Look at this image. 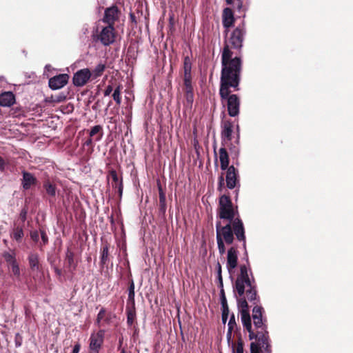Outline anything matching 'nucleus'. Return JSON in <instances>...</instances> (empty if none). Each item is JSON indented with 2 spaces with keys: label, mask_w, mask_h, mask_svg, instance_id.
I'll use <instances>...</instances> for the list:
<instances>
[{
  "label": "nucleus",
  "mask_w": 353,
  "mask_h": 353,
  "mask_svg": "<svg viewBox=\"0 0 353 353\" xmlns=\"http://www.w3.org/2000/svg\"><path fill=\"white\" fill-rule=\"evenodd\" d=\"M248 272L249 270L245 265H241L240 274L235 282V292L239 296L237 299V305L241 313L242 323L249 332V338L252 340L255 335L254 330L252 329L248 305L244 295L247 296L248 300L255 301L256 299V289L252 274L251 272L249 274Z\"/></svg>",
  "instance_id": "1"
},
{
  "label": "nucleus",
  "mask_w": 353,
  "mask_h": 353,
  "mask_svg": "<svg viewBox=\"0 0 353 353\" xmlns=\"http://www.w3.org/2000/svg\"><path fill=\"white\" fill-rule=\"evenodd\" d=\"M232 52L226 45L221 55V94H226L228 85L234 87V91L239 90L241 72V60L239 57L232 58Z\"/></svg>",
  "instance_id": "2"
},
{
  "label": "nucleus",
  "mask_w": 353,
  "mask_h": 353,
  "mask_svg": "<svg viewBox=\"0 0 353 353\" xmlns=\"http://www.w3.org/2000/svg\"><path fill=\"white\" fill-rule=\"evenodd\" d=\"M236 235L239 241H243L245 248V229L242 221L239 218L234 219L231 223L221 225V222L216 223V239L218 250L221 256L225 253V245H231Z\"/></svg>",
  "instance_id": "3"
},
{
  "label": "nucleus",
  "mask_w": 353,
  "mask_h": 353,
  "mask_svg": "<svg viewBox=\"0 0 353 353\" xmlns=\"http://www.w3.org/2000/svg\"><path fill=\"white\" fill-rule=\"evenodd\" d=\"M263 307L256 305L252 310V319L254 327L257 330L256 332H254L255 336L253 339H258L259 341L262 342L263 346L266 345L268 347V332L266 331V326L263 320Z\"/></svg>",
  "instance_id": "4"
},
{
  "label": "nucleus",
  "mask_w": 353,
  "mask_h": 353,
  "mask_svg": "<svg viewBox=\"0 0 353 353\" xmlns=\"http://www.w3.org/2000/svg\"><path fill=\"white\" fill-rule=\"evenodd\" d=\"M231 88L234 90L233 86L228 85L226 94H221V83L220 82L219 94L221 100L227 101L228 114L234 117L239 114L240 100L236 94H230L232 92Z\"/></svg>",
  "instance_id": "5"
},
{
  "label": "nucleus",
  "mask_w": 353,
  "mask_h": 353,
  "mask_svg": "<svg viewBox=\"0 0 353 353\" xmlns=\"http://www.w3.org/2000/svg\"><path fill=\"white\" fill-rule=\"evenodd\" d=\"M236 212L229 196L223 195L219 199V216L221 219H226L231 223L236 217Z\"/></svg>",
  "instance_id": "6"
},
{
  "label": "nucleus",
  "mask_w": 353,
  "mask_h": 353,
  "mask_svg": "<svg viewBox=\"0 0 353 353\" xmlns=\"http://www.w3.org/2000/svg\"><path fill=\"white\" fill-rule=\"evenodd\" d=\"M28 260L32 272H35L32 275L33 279L35 281L42 282L43 272L39 261V254L35 252H30L28 254Z\"/></svg>",
  "instance_id": "7"
},
{
  "label": "nucleus",
  "mask_w": 353,
  "mask_h": 353,
  "mask_svg": "<svg viewBox=\"0 0 353 353\" xmlns=\"http://www.w3.org/2000/svg\"><path fill=\"white\" fill-rule=\"evenodd\" d=\"M97 39L104 46H109L114 43L115 40V31L114 26H108L102 28L99 32Z\"/></svg>",
  "instance_id": "8"
},
{
  "label": "nucleus",
  "mask_w": 353,
  "mask_h": 353,
  "mask_svg": "<svg viewBox=\"0 0 353 353\" xmlns=\"http://www.w3.org/2000/svg\"><path fill=\"white\" fill-rule=\"evenodd\" d=\"M238 265V251L236 248L232 246L227 252L226 268L230 276L234 273Z\"/></svg>",
  "instance_id": "9"
},
{
  "label": "nucleus",
  "mask_w": 353,
  "mask_h": 353,
  "mask_svg": "<svg viewBox=\"0 0 353 353\" xmlns=\"http://www.w3.org/2000/svg\"><path fill=\"white\" fill-rule=\"evenodd\" d=\"M91 77V72L88 68L81 69L74 73L72 79L73 83L75 86H83L92 78Z\"/></svg>",
  "instance_id": "10"
},
{
  "label": "nucleus",
  "mask_w": 353,
  "mask_h": 353,
  "mask_svg": "<svg viewBox=\"0 0 353 353\" xmlns=\"http://www.w3.org/2000/svg\"><path fill=\"white\" fill-rule=\"evenodd\" d=\"M104 332L99 331L97 333H93L90 338V349L94 353H99V350L103 343Z\"/></svg>",
  "instance_id": "11"
},
{
  "label": "nucleus",
  "mask_w": 353,
  "mask_h": 353,
  "mask_svg": "<svg viewBox=\"0 0 353 353\" xmlns=\"http://www.w3.org/2000/svg\"><path fill=\"white\" fill-rule=\"evenodd\" d=\"M69 79V76L66 74H61L54 76L49 79V87L52 90H59L64 87Z\"/></svg>",
  "instance_id": "12"
},
{
  "label": "nucleus",
  "mask_w": 353,
  "mask_h": 353,
  "mask_svg": "<svg viewBox=\"0 0 353 353\" xmlns=\"http://www.w3.org/2000/svg\"><path fill=\"white\" fill-rule=\"evenodd\" d=\"M226 170L225 181L227 187L229 189H234L238 183V171L233 165L230 166Z\"/></svg>",
  "instance_id": "13"
},
{
  "label": "nucleus",
  "mask_w": 353,
  "mask_h": 353,
  "mask_svg": "<svg viewBox=\"0 0 353 353\" xmlns=\"http://www.w3.org/2000/svg\"><path fill=\"white\" fill-rule=\"evenodd\" d=\"M244 31L239 28H236L232 33L231 37L229 40V43L231 46L234 48H240L242 46V43L243 40Z\"/></svg>",
  "instance_id": "14"
},
{
  "label": "nucleus",
  "mask_w": 353,
  "mask_h": 353,
  "mask_svg": "<svg viewBox=\"0 0 353 353\" xmlns=\"http://www.w3.org/2000/svg\"><path fill=\"white\" fill-rule=\"evenodd\" d=\"M232 123L230 121H225L222 126L221 139L223 144L227 145L232 139Z\"/></svg>",
  "instance_id": "15"
},
{
  "label": "nucleus",
  "mask_w": 353,
  "mask_h": 353,
  "mask_svg": "<svg viewBox=\"0 0 353 353\" xmlns=\"http://www.w3.org/2000/svg\"><path fill=\"white\" fill-rule=\"evenodd\" d=\"M117 8L115 6L108 8L105 10L103 21L107 23L109 26L112 25V26H114V21L117 20Z\"/></svg>",
  "instance_id": "16"
},
{
  "label": "nucleus",
  "mask_w": 353,
  "mask_h": 353,
  "mask_svg": "<svg viewBox=\"0 0 353 353\" xmlns=\"http://www.w3.org/2000/svg\"><path fill=\"white\" fill-rule=\"evenodd\" d=\"M22 174L21 185L25 190H29L32 185L36 184L37 179L32 174L23 171Z\"/></svg>",
  "instance_id": "17"
},
{
  "label": "nucleus",
  "mask_w": 353,
  "mask_h": 353,
  "mask_svg": "<svg viewBox=\"0 0 353 353\" xmlns=\"http://www.w3.org/2000/svg\"><path fill=\"white\" fill-rule=\"evenodd\" d=\"M15 103V97L12 92H4L0 94V105L10 107Z\"/></svg>",
  "instance_id": "18"
},
{
  "label": "nucleus",
  "mask_w": 353,
  "mask_h": 353,
  "mask_svg": "<svg viewBox=\"0 0 353 353\" xmlns=\"http://www.w3.org/2000/svg\"><path fill=\"white\" fill-rule=\"evenodd\" d=\"M234 23V15L232 10L226 8L223 10V25L225 28H228L233 26Z\"/></svg>",
  "instance_id": "19"
},
{
  "label": "nucleus",
  "mask_w": 353,
  "mask_h": 353,
  "mask_svg": "<svg viewBox=\"0 0 353 353\" xmlns=\"http://www.w3.org/2000/svg\"><path fill=\"white\" fill-rule=\"evenodd\" d=\"M219 160L221 170H225L230 167L228 166L229 157L226 149L224 147L221 148L219 150Z\"/></svg>",
  "instance_id": "20"
},
{
  "label": "nucleus",
  "mask_w": 353,
  "mask_h": 353,
  "mask_svg": "<svg viewBox=\"0 0 353 353\" xmlns=\"http://www.w3.org/2000/svg\"><path fill=\"white\" fill-rule=\"evenodd\" d=\"M90 137H94L95 135L98 134L97 137L94 138V140L96 141H99L103 137V128L101 125H97L93 126L90 132H89Z\"/></svg>",
  "instance_id": "21"
},
{
  "label": "nucleus",
  "mask_w": 353,
  "mask_h": 353,
  "mask_svg": "<svg viewBox=\"0 0 353 353\" xmlns=\"http://www.w3.org/2000/svg\"><path fill=\"white\" fill-rule=\"evenodd\" d=\"M228 330L227 333V339L228 342L230 341L231 337H232V331L236 327V323L235 321V317L234 314H232L230 317L229 322H228Z\"/></svg>",
  "instance_id": "22"
},
{
  "label": "nucleus",
  "mask_w": 353,
  "mask_h": 353,
  "mask_svg": "<svg viewBox=\"0 0 353 353\" xmlns=\"http://www.w3.org/2000/svg\"><path fill=\"white\" fill-rule=\"evenodd\" d=\"M105 69V65L103 63H99L91 72L92 78L97 79V77L102 75L103 72Z\"/></svg>",
  "instance_id": "23"
},
{
  "label": "nucleus",
  "mask_w": 353,
  "mask_h": 353,
  "mask_svg": "<svg viewBox=\"0 0 353 353\" xmlns=\"http://www.w3.org/2000/svg\"><path fill=\"white\" fill-rule=\"evenodd\" d=\"M221 305H222V321L223 323H225L228 315H229V309L227 305V301L225 297L223 296L221 299Z\"/></svg>",
  "instance_id": "24"
},
{
  "label": "nucleus",
  "mask_w": 353,
  "mask_h": 353,
  "mask_svg": "<svg viewBox=\"0 0 353 353\" xmlns=\"http://www.w3.org/2000/svg\"><path fill=\"white\" fill-rule=\"evenodd\" d=\"M3 256L8 267L17 263L15 254L14 252H4Z\"/></svg>",
  "instance_id": "25"
},
{
  "label": "nucleus",
  "mask_w": 353,
  "mask_h": 353,
  "mask_svg": "<svg viewBox=\"0 0 353 353\" xmlns=\"http://www.w3.org/2000/svg\"><path fill=\"white\" fill-rule=\"evenodd\" d=\"M48 194L54 196L56 194V187L49 181H46L43 185Z\"/></svg>",
  "instance_id": "26"
},
{
  "label": "nucleus",
  "mask_w": 353,
  "mask_h": 353,
  "mask_svg": "<svg viewBox=\"0 0 353 353\" xmlns=\"http://www.w3.org/2000/svg\"><path fill=\"white\" fill-rule=\"evenodd\" d=\"M23 236V231L21 228H16L13 230L11 237L17 241H20Z\"/></svg>",
  "instance_id": "27"
},
{
  "label": "nucleus",
  "mask_w": 353,
  "mask_h": 353,
  "mask_svg": "<svg viewBox=\"0 0 353 353\" xmlns=\"http://www.w3.org/2000/svg\"><path fill=\"white\" fill-rule=\"evenodd\" d=\"M65 259L69 266L74 270L76 268V264L74 262V253L69 249L67 250Z\"/></svg>",
  "instance_id": "28"
},
{
  "label": "nucleus",
  "mask_w": 353,
  "mask_h": 353,
  "mask_svg": "<svg viewBox=\"0 0 353 353\" xmlns=\"http://www.w3.org/2000/svg\"><path fill=\"white\" fill-rule=\"evenodd\" d=\"M232 348L233 353H243V343L241 339L238 340L237 343H232Z\"/></svg>",
  "instance_id": "29"
},
{
  "label": "nucleus",
  "mask_w": 353,
  "mask_h": 353,
  "mask_svg": "<svg viewBox=\"0 0 353 353\" xmlns=\"http://www.w3.org/2000/svg\"><path fill=\"white\" fill-rule=\"evenodd\" d=\"M121 85H118L114 90L112 94V97L117 105H120L121 103Z\"/></svg>",
  "instance_id": "30"
},
{
  "label": "nucleus",
  "mask_w": 353,
  "mask_h": 353,
  "mask_svg": "<svg viewBox=\"0 0 353 353\" xmlns=\"http://www.w3.org/2000/svg\"><path fill=\"white\" fill-rule=\"evenodd\" d=\"M191 61L188 57H185L183 61L184 74H191Z\"/></svg>",
  "instance_id": "31"
},
{
  "label": "nucleus",
  "mask_w": 353,
  "mask_h": 353,
  "mask_svg": "<svg viewBox=\"0 0 353 353\" xmlns=\"http://www.w3.org/2000/svg\"><path fill=\"white\" fill-rule=\"evenodd\" d=\"M128 301L134 303V284L133 281L130 283L128 289Z\"/></svg>",
  "instance_id": "32"
},
{
  "label": "nucleus",
  "mask_w": 353,
  "mask_h": 353,
  "mask_svg": "<svg viewBox=\"0 0 353 353\" xmlns=\"http://www.w3.org/2000/svg\"><path fill=\"white\" fill-rule=\"evenodd\" d=\"M8 268L11 270L12 274L15 277H17V279L20 277L21 271L17 262L9 266Z\"/></svg>",
  "instance_id": "33"
},
{
  "label": "nucleus",
  "mask_w": 353,
  "mask_h": 353,
  "mask_svg": "<svg viewBox=\"0 0 353 353\" xmlns=\"http://www.w3.org/2000/svg\"><path fill=\"white\" fill-rule=\"evenodd\" d=\"M112 188L117 190L119 196H121L123 192V183L122 181L112 183Z\"/></svg>",
  "instance_id": "34"
},
{
  "label": "nucleus",
  "mask_w": 353,
  "mask_h": 353,
  "mask_svg": "<svg viewBox=\"0 0 353 353\" xmlns=\"http://www.w3.org/2000/svg\"><path fill=\"white\" fill-rule=\"evenodd\" d=\"M108 247L104 246L102 249V253H101V263L103 264H105L106 263V261L108 260Z\"/></svg>",
  "instance_id": "35"
},
{
  "label": "nucleus",
  "mask_w": 353,
  "mask_h": 353,
  "mask_svg": "<svg viewBox=\"0 0 353 353\" xmlns=\"http://www.w3.org/2000/svg\"><path fill=\"white\" fill-rule=\"evenodd\" d=\"M216 273H217V279H218L220 284L222 285H223V279H222V274H221L222 270H221V265L219 262H217V263L216 265Z\"/></svg>",
  "instance_id": "36"
},
{
  "label": "nucleus",
  "mask_w": 353,
  "mask_h": 353,
  "mask_svg": "<svg viewBox=\"0 0 353 353\" xmlns=\"http://www.w3.org/2000/svg\"><path fill=\"white\" fill-rule=\"evenodd\" d=\"M185 99H186L187 103L190 105H192V103L194 101L193 92L192 91H186Z\"/></svg>",
  "instance_id": "37"
},
{
  "label": "nucleus",
  "mask_w": 353,
  "mask_h": 353,
  "mask_svg": "<svg viewBox=\"0 0 353 353\" xmlns=\"http://www.w3.org/2000/svg\"><path fill=\"white\" fill-rule=\"evenodd\" d=\"M23 338L20 334L17 333L14 337V343L17 347H20L22 345Z\"/></svg>",
  "instance_id": "38"
},
{
  "label": "nucleus",
  "mask_w": 353,
  "mask_h": 353,
  "mask_svg": "<svg viewBox=\"0 0 353 353\" xmlns=\"http://www.w3.org/2000/svg\"><path fill=\"white\" fill-rule=\"evenodd\" d=\"M134 316H135V314L133 311L128 312L127 322L130 325H131L132 324Z\"/></svg>",
  "instance_id": "39"
},
{
  "label": "nucleus",
  "mask_w": 353,
  "mask_h": 353,
  "mask_svg": "<svg viewBox=\"0 0 353 353\" xmlns=\"http://www.w3.org/2000/svg\"><path fill=\"white\" fill-rule=\"evenodd\" d=\"M251 353H260V347L255 343H252L250 345Z\"/></svg>",
  "instance_id": "40"
},
{
  "label": "nucleus",
  "mask_w": 353,
  "mask_h": 353,
  "mask_svg": "<svg viewBox=\"0 0 353 353\" xmlns=\"http://www.w3.org/2000/svg\"><path fill=\"white\" fill-rule=\"evenodd\" d=\"M184 85L185 88H190L191 84V74H184Z\"/></svg>",
  "instance_id": "41"
},
{
  "label": "nucleus",
  "mask_w": 353,
  "mask_h": 353,
  "mask_svg": "<svg viewBox=\"0 0 353 353\" xmlns=\"http://www.w3.org/2000/svg\"><path fill=\"white\" fill-rule=\"evenodd\" d=\"M109 174L110 176H111L113 182L112 183H115L117 181H120L121 180L119 179V177H118V175H117V172L114 170H112L110 171L109 172Z\"/></svg>",
  "instance_id": "42"
},
{
  "label": "nucleus",
  "mask_w": 353,
  "mask_h": 353,
  "mask_svg": "<svg viewBox=\"0 0 353 353\" xmlns=\"http://www.w3.org/2000/svg\"><path fill=\"white\" fill-rule=\"evenodd\" d=\"M105 309L104 308H101L99 312L97 314V321L98 323H99V322L103 319V317L105 316Z\"/></svg>",
  "instance_id": "43"
},
{
  "label": "nucleus",
  "mask_w": 353,
  "mask_h": 353,
  "mask_svg": "<svg viewBox=\"0 0 353 353\" xmlns=\"http://www.w3.org/2000/svg\"><path fill=\"white\" fill-rule=\"evenodd\" d=\"M40 233H41V237L43 244L48 243V238L46 232L44 230H41Z\"/></svg>",
  "instance_id": "44"
},
{
  "label": "nucleus",
  "mask_w": 353,
  "mask_h": 353,
  "mask_svg": "<svg viewBox=\"0 0 353 353\" xmlns=\"http://www.w3.org/2000/svg\"><path fill=\"white\" fill-rule=\"evenodd\" d=\"M30 238L35 242H37L39 239V234L37 231H33L30 232Z\"/></svg>",
  "instance_id": "45"
},
{
  "label": "nucleus",
  "mask_w": 353,
  "mask_h": 353,
  "mask_svg": "<svg viewBox=\"0 0 353 353\" xmlns=\"http://www.w3.org/2000/svg\"><path fill=\"white\" fill-rule=\"evenodd\" d=\"M113 90V88L111 85H108L104 90V96H109Z\"/></svg>",
  "instance_id": "46"
},
{
  "label": "nucleus",
  "mask_w": 353,
  "mask_h": 353,
  "mask_svg": "<svg viewBox=\"0 0 353 353\" xmlns=\"http://www.w3.org/2000/svg\"><path fill=\"white\" fill-rule=\"evenodd\" d=\"M80 347H81V346H80L79 343L75 344L73 347L72 353H79V350H80Z\"/></svg>",
  "instance_id": "47"
},
{
  "label": "nucleus",
  "mask_w": 353,
  "mask_h": 353,
  "mask_svg": "<svg viewBox=\"0 0 353 353\" xmlns=\"http://www.w3.org/2000/svg\"><path fill=\"white\" fill-rule=\"evenodd\" d=\"M5 168L4 160L0 157V170H3Z\"/></svg>",
  "instance_id": "48"
},
{
  "label": "nucleus",
  "mask_w": 353,
  "mask_h": 353,
  "mask_svg": "<svg viewBox=\"0 0 353 353\" xmlns=\"http://www.w3.org/2000/svg\"><path fill=\"white\" fill-rule=\"evenodd\" d=\"M92 137H90V139H88L85 142V145L88 146V145H91V144H92Z\"/></svg>",
  "instance_id": "49"
},
{
  "label": "nucleus",
  "mask_w": 353,
  "mask_h": 353,
  "mask_svg": "<svg viewBox=\"0 0 353 353\" xmlns=\"http://www.w3.org/2000/svg\"><path fill=\"white\" fill-rule=\"evenodd\" d=\"M54 272H56L57 274L58 275H61V270L57 268H54Z\"/></svg>",
  "instance_id": "50"
},
{
  "label": "nucleus",
  "mask_w": 353,
  "mask_h": 353,
  "mask_svg": "<svg viewBox=\"0 0 353 353\" xmlns=\"http://www.w3.org/2000/svg\"><path fill=\"white\" fill-rule=\"evenodd\" d=\"M165 201V196L163 193H160V202H163Z\"/></svg>",
  "instance_id": "51"
},
{
  "label": "nucleus",
  "mask_w": 353,
  "mask_h": 353,
  "mask_svg": "<svg viewBox=\"0 0 353 353\" xmlns=\"http://www.w3.org/2000/svg\"><path fill=\"white\" fill-rule=\"evenodd\" d=\"M21 216H22L23 219H25L26 216V210L22 211L21 213Z\"/></svg>",
  "instance_id": "52"
},
{
  "label": "nucleus",
  "mask_w": 353,
  "mask_h": 353,
  "mask_svg": "<svg viewBox=\"0 0 353 353\" xmlns=\"http://www.w3.org/2000/svg\"><path fill=\"white\" fill-rule=\"evenodd\" d=\"M223 176H221L219 177V184H220V185H221L223 184Z\"/></svg>",
  "instance_id": "53"
},
{
  "label": "nucleus",
  "mask_w": 353,
  "mask_h": 353,
  "mask_svg": "<svg viewBox=\"0 0 353 353\" xmlns=\"http://www.w3.org/2000/svg\"><path fill=\"white\" fill-rule=\"evenodd\" d=\"M228 4H232L233 2V0H225Z\"/></svg>",
  "instance_id": "54"
},
{
  "label": "nucleus",
  "mask_w": 353,
  "mask_h": 353,
  "mask_svg": "<svg viewBox=\"0 0 353 353\" xmlns=\"http://www.w3.org/2000/svg\"><path fill=\"white\" fill-rule=\"evenodd\" d=\"M186 88V91H192V85H190V88Z\"/></svg>",
  "instance_id": "55"
},
{
  "label": "nucleus",
  "mask_w": 353,
  "mask_h": 353,
  "mask_svg": "<svg viewBox=\"0 0 353 353\" xmlns=\"http://www.w3.org/2000/svg\"><path fill=\"white\" fill-rule=\"evenodd\" d=\"M121 353H125V351L124 350H122L121 352Z\"/></svg>",
  "instance_id": "56"
}]
</instances>
